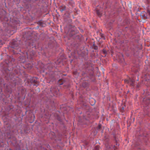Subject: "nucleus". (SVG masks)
Returning <instances> with one entry per match:
<instances>
[{"label":"nucleus","mask_w":150,"mask_h":150,"mask_svg":"<svg viewBox=\"0 0 150 150\" xmlns=\"http://www.w3.org/2000/svg\"><path fill=\"white\" fill-rule=\"evenodd\" d=\"M125 82L127 83L132 86H134L135 85V81L133 79H129V80L125 79Z\"/></svg>","instance_id":"nucleus-1"},{"label":"nucleus","mask_w":150,"mask_h":150,"mask_svg":"<svg viewBox=\"0 0 150 150\" xmlns=\"http://www.w3.org/2000/svg\"><path fill=\"white\" fill-rule=\"evenodd\" d=\"M144 103L148 106L150 103V99L149 98H144L143 100Z\"/></svg>","instance_id":"nucleus-2"},{"label":"nucleus","mask_w":150,"mask_h":150,"mask_svg":"<svg viewBox=\"0 0 150 150\" xmlns=\"http://www.w3.org/2000/svg\"><path fill=\"white\" fill-rule=\"evenodd\" d=\"M18 45L16 42H13L11 43V47L13 48L17 49H18Z\"/></svg>","instance_id":"nucleus-3"},{"label":"nucleus","mask_w":150,"mask_h":150,"mask_svg":"<svg viewBox=\"0 0 150 150\" xmlns=\"http://www.w3.org/2000/svg\"><path fill=\"white\" fill-rule=\"evenodd\" d=\"M96 13L98 16H100L102 14V12L100 10L97 9L96 10Z\"/></svg>","instance_id":"nucleus-4"},{"label":"nucleus","mask_w":150,"mask_h":150,"mask_svg":"<svg viewBox=\"0 0 150 150\" xmlns=\"http://www.w3.org/2000/svg\"><path fill=\"white\" fill-rule=\"evenodd\" d=\"M61 8H60V10L62 12L63 11H64L65 10V6H61Z\"/></svg>","instance_id":"nucleus-5"},{"label":"nucleus","mask_w":150,"mask_h":150,"mask_svg":"<svg viewBox=\"0 0 150 150\" xmlns=\"http://www.w3.org/2000/svg\"><path fill=\"white\" fill-rule=\"evenodd\" d=\"M106 146L107 148L108 149H112L114 148L113 146H111L109 144L106 145Z\"/></svg>","instance_id":"nucleus-6"},{"label":"nucleus","mask_w":150,"mask_h":150,"mask_svg":"<svg viewBox=\"0 0 150 150\" xmlns=\"http://www.w3.org/2000/svg\"><path fill=\"white\" fill-rule=\"evenodd\" d=\"M99 146H95L94 150H99Z\"/></svg>","instance_id":"nucleus-7"},{"label":"nucleus","mask_w":150,"mask_h":150,"mask_svg":"<svg viewBox=\"0 0 150 150\" xmlns=\"http://www.w3.org/2000/svg\"><path fill=\"white\" fill-rule=\"evenodd\" d=\"M103 53H104L105 54H106V52H107L106 50L105 49H103Z\"/></svg>","instance_id":"nucleus-8"},{"label":"nucleus","mask_w":150,"mask_h":150,"mask_svg":"<svg viewBox=\"0 0 150 150\" xmlns=\"http://www.w3.org/2000/svg\"><path fill=\"white\" fill-rule=\"evenodd\" d=\"M101 126L100 125H99L97 127V129H98L99 130L101 128Z\"/></svg>","instance_id":"nucleus-9"},{"label":"nucleus","mask_w":150,"mask_h":150,"mask_svg":"<svg viewBox=\"0 0 150 150\" xmlns=\"http://www.w3.org/2000/svg\"><path fill=\"white\" fill-rule=\"evenodd\" d=\"M93 100H94V103L93 104H91V105H94V104H95V100L94 99H93Z\"/></svg>","instance_id":"nucleus-10"},{"label":"nucleus","mask_w":150,"mask_h":150,"mask_svg":"<svg viewBox=\"0 0 150 150\" xmlns=\"http://www.w3.org/2000/svg\"><path fill=\"white\" fill-rule=\"evenodd\" d=\"M63 84V82H62L61 83H59V85H61Z\"/></svg>","instance_id":"nucleus-11"},{"label":"nucleus","mask_w":150,"mask_h":150,"mask_svg":"<svg viewBox=\"0 0 150 150\" xmlns=\"http://www.w3.org/2000/svg\"><path fill=\"white\" fill-rule=\"evenodd\" d=\"M61 81H62V80H61V79L59 80V82H60Z\"/></svg>","instance_id":"nucleus-12"},{"label":"nucleus","mask_w":150,"mask_h":150,"mask_svg":"<svg viewBox=\"0 0 150 150\" xmlns=\"http://www.w3.org/2000/svg\"><path fill=\"white\" fill-rule=\"evenodd\" d=\"M149 80H150V79H149Z\"/></svg>","instance_id":"nucleus-13"}]
</instances>
